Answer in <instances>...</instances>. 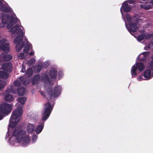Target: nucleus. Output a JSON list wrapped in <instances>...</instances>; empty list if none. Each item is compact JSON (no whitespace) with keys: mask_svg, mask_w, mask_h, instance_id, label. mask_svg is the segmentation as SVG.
Segmentation results:
<instances>
[{"mask_svg":"<svg viewBox=\"0 0 153 153\" xmlns=\"http://www.w3.org/2000/svg\"><path fill=\"white\" fill-rule=\"evenodd\" d=\"M10 31L13 33H16L18 35L14 39L13 42L15 44H17L16 48L17 52L20 51L24 47V42L23 41V33L22 29L19 28V25L16 24L11 27Z\"/></svg>","mask_w":153,"mask_h":153,"instance_id":"obj_1","label":"nucleus"},{"mask_svg":"<svg viewBox=\"0 0 153 153\" xmlns=\"http://www.w3.org/2000/svg\"><path fill=\"white\" fill-rule=\"evenodd\" d=\"M25 131L18 128H16L13 132V135L16 137L17 141L20 143L22 140V145L26 146L29 144L30 139L28 136H25Z\"/></svg>","mask_w":153,"mask_h":153,"instance_id":"obj_2","label":"nucleus"},{"mask_svg":"<svg viewBox=\"0 0 153 153\" xmlns=\"http://www.w3.org/2000/svg\"><path fill=\"white\" fill-rule=\"evenodd\" d=\"M22 113V109L21 107H18L16 110H14L13 111L9 120V126L12 128H14L15 127L20 120Z\"/></svg>","mask_w":153,"mask_h":153,"instance_id":"obj_3","label":"nucleus"},{"mask_svg":"<svg viewBox=\"0 0 153 153\" xmlns=\"http://www.w3.org/2000/svg\"><path fill=\"white\" fill-rule=\"evenodd\" d=\"M61 88L60 86H55L53 92L52 86L49 85L46 89L45 97L48 100H50L53 96L54 98L58 97L61 93Z\"/></svg>","mask_w":153,"mask_h":153,"instance_id":"obj_4","label":"nucleus"},{"mask_svg":"<svg viewBox=\"0 0 153 153\" xmlns=\"http://www.w3.org/2000/svg\"><path fill=\"white\" fill-rule=\"evenodd\" d=\"M53 108L51 103L48 102L45 104L43 108L44 111L42 115V120L43 121L46 120L49 117Z\"/></svg>","mask_w":153,"mask_h":153,"instance_id":"obj_5","label":"nucleus"},{"mask_svg":"<svg viewBox=\"0 0 153 153\" xmlns=\"http://www.w3.org/2000/svg\"><path fill=\"white\" fill-rule=\"evenodd\" d=\"M12 110L11 105L8 103H4L0 105V120L3 118V114H8Z\"/></svg>","mask_w":153,"mask_h":153,"instance_id":"obj_6","label":"nucleus"},{"mask_svg":"<svg viewBox=\"0 0 153 153\" xmlns=\"http://www.w3.org/2000/svg\"><path fill=\"white\" fill-rule=\"evenodd\" d=\"M14 87L13 86H11L10 88H7V90H6L4 92V100L6 101H11L13 100V96L10 94H9V93H13V89Z\"/></svg>","mask_w":153,"mask_h":153,"instance_id":"obj_7","label":"nucleus"},{"mask_svg":"<svg viewBox=\"0 0 153 153\" xmlns=\"http://www.w3.org/2000/svg\"><path fill=\"white\" fill-rule=\"evenodd\" d=\"M152 60L151 61V63L149 66V69L146 70L143 73V76L145 78L150 79L152 78L151 71H153V56L152 57Z\"/></svg>","mask_w":153,"mask_h":153,"instance_id":"obj_8","label":"nucleus"},{"mask_svg":"<svg viewBox=\"0 0 153 153\" xmlns=\"http://www.w3.org/2000/svg\"><path fill=\"white\" fill-rule=\"evenodd\" d=\"M6 40L4 38H2L0 40V50L8 52L10 49L9 44L8 43H6Z\"/></svg>","mask_w":153,"mask_h":153,"instance_id":"obj_9","label":"nucleus"},{"mask_svg":"<svg viewBox=\"0 0 153 153\" xmlns=\"http://www.w3.org/2000/svg\"><path fill=\"white\" fill-rule=\"evenodd\" d=\"M128 25L129 27L127 29L131 34H132L131 32H135L137 31L138 27L136 23L129 22Z\"/></svg>","mask_w":153,"mask_h":153,"instance_id":"obj_10","label":"nucleus"},{"mask_svg":"<svg viewBox=\"0 0 153 153\" xmlns=\"http://www.w3.org/2000/svg\"><path fill=\"white\" fill-rule=\"evenodd\" d=\"M122 9L126 12H129L132 9V7L130 5L128 4L127 1H125L122 4L120 10L121 11Z\"/></svg>","mask_w":153,"mask_h":153,"instance_id":"obj_11","label":"nucleus"},{"mask_svg":"<svg viewBox=\"0 0 153 153\" xmlns=\"http://www.w3.org/2000/svg\"><path fill=\"white\" fill-rule=\"evenodd\" d=\"M1 69L5 71L11 72L12 71V64L9 62L4 63L2 65Z\"/></svg>","mask_w":153,"mask_h":153,"instance_id":"obj_12","label":"nucleus"},{"mask_svg":"<svg viewBox=\"0 0 153 153\" xmlns=\"http://www.w3.org/2000/svg\"><path fill=\"white\" fill-rule=\"evenodd\" d=\"M18 19L13 16L10 17L9 23L7 25V27L8 29L11 28L17 22Z\"/></svg>","mask_w":153,"mask_h":153,"instance_id":"obj_13","label":"nucleus"},{"mask_svg":"<svg viewBox=\"0 0 153 153\" xmlns=\"http://www.w3.org/2000/svg\"><path fill=\"white\" fill-rule=\"evenodd\" d=\"M22 84L24 85H26V81L23 77L20 78L19 80L15 81L14 84L16 87H20Z\"/></svg>","mask_w":153,"mask_h":153,"instance_id":"obj_14","label":"nucleus"},{"mask_svg":"<svg viewBox=\"0 0 153 153\" xmlns=\"http://www.w3.org/2000/svg\"><path fill=\"white\" fill-rule=\"evenodd\" d=\"M57 71L55 68H52L49 71V75L51 79H56L57 77Z\"/></svg>","mask_w":153,"mask_h":153,"instance_id":"obj_15","label":"nucleus"},{"mask_svg":"<svg viewBox=\"0 0 153 153\" xmlns=\"http://www.w3.org/2000/svg\"><path fill=\"white\" fill-rule=\"evenodd\" d=\"M0 58L4 61H8L12 59V56L6 53H2L0 55Z\"/></svg>","mask_w":153,"mask_h":153,"instance_id":"obj_16","label":"nucleus"},{"mask_svg":"<svg viewBox=\"0 0 153 153\" xmlns=\"http://www.w3.org/2000/svg\"><path fill=\"white\" fill-rule=\"evenodd\" d=\"M26 89L23 86L18 87L17 89V91L18 94L20 96L23 95L26 91Z\"/></svg>","mask_w":153,"mask_h":153,"instance_id":"obj_17","label":"nucleus"},{"mask_svg":"<svg viewBox=\"0 0 153 153\" xmlns=\"http://www.w3.org/2000/svg\"><path fill=\"white\" fill-rule=\"evenodd\" d=\"M27 131L30 133H31L34 131L35 129V127L34 124L29 123L27 127Z\"/></svg>","mask_w":153,"mask_h":153,"instance_id":"obj_18","label":"nucleus"},{"mask_svg":"<svg viewBox=\"0 0 153 153\" xmlns=\"http://www.w3.org/2000/svg\"><path fill=\"white\" fill-rule=\"evenodd\" d=\"M44 126V123H41L35 129V131L36 133L39 134L42 131Z\"/></svg>","mask_w":153,"mask_h":153,"instance_id":"obj_19","label":"nucleus"},{"mask_svg":"<svg viewBox=\"0 0 153 153\" xmlns=\"http://www.w3.org/2000/svg\"><path fill=\"white\" fill-rule=\"evenodd\" d=\"M40 79V76L39 74L36 75L33 78L32 82V84L33 85H35L39 82V81Z\"/></svg>","mask_w":153,"mask_h":153,"instance_id":"obj_20","label":"nucleus"},{"mask_svg":"<svg viewBox=\"0 0 153 153\" xmlns=\"http://www.w3.org/2000/svg\"><path fill=\"white\" fill-rule=\"evenodd\" d=\"M135 65L137 68L140 71H142L145 68V66L144 64L142 62H138L135 64Z\"/></svg>","mask_w":153,"mask_h":153,"instance_id":"obj_21","label":"nucleus"},{"mask_svg":"<svg viewBox=\"0 0 153 153\" xmlns=\"http://www.w3.org/2000/svg\"><path fill=\"white\" fill-rule=\"evenodd\" d=\"M137 67L135 64L132 67L131 70V73L133 76H137L136 71L137 70Z\"/></svg>","mask_w":153,"mask_h":153,"instance_id":"obj_22","label":"nucleus"},{"mask_svg":"<svg viewBox=\"0 0 153 153\" xmlns=\"http://www.w3.org/2000/svg\"><path fill=\"white\" fill-rule=\"evenodd\" d=\"M8 77L7 73L2 71H0V78L6 79Z\"/></svg>","mask_w":153,"mask_h":153,"instance_id":"obj_23","label":"nucleus"},{"mask_svg":"<svg viewBox=\"0 0 153 153\" xmlns=\"http://www.w3.org/2000/svg\"><path fill=\"white\" fill-rule=\"evenodd\" d=\"M42 80L45 83H48L50 85L51 81L48 76L47 74H45L42 78Z\"/></svg>","mask_w":153,"mask_h":153,"instance_id":"obj_24","label":"nucleus"},{"mask_svg":"<svg viewBox=\"0 0 153 153\" xmlns=\"http://www.w3.org/2000/svg\"><path fill=\"white\" fill-rule=\"evenodd\" d=\"M0 10L1 12L5 13H8L10 11V9L4 4L0 7Z\"/></svg>","mask_w":153,"mask_h":153,"instance_id":"obj_25","label":"nucleus"},{"mask_svg":"<svg viewBox=\"0 0 153 153\" xmlns=\"http://www.w3.org/2000/svg\"><path fill=\"white\" fill-rule=\"evenodd\" d=\"M26 100V97H19L18 98V101L22 105L25 103Z\"/></svg>","mask_w":153,"mask_h":153,"instance_id":"obj_26","label":"nucleus"},{"mask_svg":"<svg viewBox=\"0 0 153 153\" xmlns=\"http://www.w3.org/2000/svg\"><path fill=\"white\" fill-rule=\"evenodd\" d=\"M9 17V16L8 17H3L2 19V22L4 24H8L10 22V19Z\"/></svg>","mask_w":153,"mask_h":153,"instance_id":"obj_27","label":"nucleus"},{"mask_svg":"<svg viewBox=\"0 0 153 153\" xmlns=\"http://www.w3.org/2000/svg\"><path fill=\"white\" fill-rule=\"evenodd\" d=\"M140 7L145 10H149L152 8V6L150 4H147L146 3L141 4Z\"/></svg>","mask_w":153,"mask_h":153,"instance_id":"obj_28","label":"nucleus"},{"mask_svg":"<svg viewBox=\"0 0 153 153\" xmlns=\"http://www.w3.org/2000/svg\"><path fill=\"white\" fill-rule=\"evenodd\" d=\"M25 49L24 48L23 49V52L26 53H27L30 49V45L27 43H26L25 44Z\"/></svg>","mask_w":153,"mask_h":153,"instance_id":"obj_29","label":"nucleus"},{"mask_svg":"<svg viewBox=\"0 0 153 153\" xmlns=\"http://www.w3.org/2000/svg\"><path fill=\"white\" fill-rule=\"evenodd\" d=\"M33 73V70L32 68H28L26 71V74L27 76L28 77L30 76Z\"/></svg>","mask_w":153,"mask_h":153,"instance_id":"obj_30","label":"nucleus"},{"mask_svg":"<svg viewBox=\"0 0 153 153\" xmlns=\"http://www.w3.org/2000/svg\"><path fill=\"white\" fill-rule=\"evenodd\" d=\"M43 64L41 63L38 64L36 65V67L37 68V72L38 73L41 71L43 68Z\"/></svg>","mask_w":153,"mask_h":153,"instance_id":"obj_31","label":"nucleus"},{"mask_svg":"<svg viewBox=\"0 0 153 153\" xmlns=\"http://www.w3.org/2000/svg\"><path fill=\"white\" fill-rule=\"evenodd\" d=\"M35 62V59L33 58H32L30 59L27 61V64L29 66H31L34 64Z\"/></svg>","mask_w":153,"mask_h":153,"instance_id":"obj_32","label":"nucleus"},{"mask_svg":"<svg viewBox=\"0 0 153 153\" xmlns=\"http://www.w3.org/2000/svg\"><path fill=\"white\" fill-rule=\"evenodd\" d=\"M145 33L139 35L137 36V39L139 41L143 40L145 38Z\"/></svg>","mask_w":153,"mask_h":153,"instance_id":"obj_33","label":"nucleus"},{"mask_svg":"<svg viewBox=\"0 0 153 153\" xmlns=\"http://www.w3.org/2000/svg\"><path fill=\"white\" fill-rule=\"evenodd\" d=\"M6 85V82L5 81L0 82V89L2 88Z\"/></svg>","mask_w":153,"mask_h":153,"instance_id":"obj_34","label":"nucleus"},{"mask_svg":"<svg viewBox=\"0 0 153 153\" xmlns=\"http://www.w3.org/2000/svg\"><path fill=\"white\" fill-rule=\"evenodd\" d=\"M24 52L21 53L18 55V57L19 59H22L26 57V55L24 53Z\"/></svg>","mask_w":153,"mask_h":153,"instance_id":"obj_35","label":"nucleus"},{"mask_svg":"<svg viewBox=\"0 0 153 153\" xmlns=\"http://www.w3.org/2000/svg\"><path fill=\"white\" fill-rule=\"evenodd\" d=\"M152 36H153L152 33V34H145V38L147 39H149L151 38Z\"/></svg>","mask_w":153,"mask_h":153,"instance_id":"obj_36","label":"nucleus"},{"mask_svg":"<svg viewBox=\"0 0 153 153\" xmlns=\"http://www.w3.org/2000/svg\"><path fill=\"white\" fill-rule=\"evenodd\" d=\"M150 53V52L146 51L143 53L142 54L144 56L143 59H145L146 56H147Z\"/></svg>","mask_w":153,"mask_h":153,"instance_id":"obj_37","label":"nucleus"},{"mask_svg":"<svg viewBox=\"0 0 153 153\" xmlns=\"http://www.w3.org/2000/svg\"><path fill=\"white\" fill-rule=\"evenodd\" d=\"M126 18L127 20L129 22H130V21L131 20L132 18L129 14L126 15Z\"/></svg>","mask_w":153,"mask_h":153,"instance_id":"obj_38","label":"nucleus"},{"mask_svg":"<svg viewBox=\"0 0 153 153\" xmlns=\"http://www.w3.org/2000/svg\"><path fill=\"white\" fill-rule=\"evenodd\" d=\"M126 1H127V3H128L130 4H133L135 2L134 0H128Z\"/></svg>","mask_w":153,"mask_h":153,"instance_id":"obj_39","label":"nucleus"},{"mask_svg":"<svg viewBox=\"0 0 153 153\" xmlns=\"http://www.w3.org/2000/svg\"><path fill=\"white\" fill-rule=\"evenodd\" d=\"M150 48V46L149 45V44L147 46H146L144 47V49L145 50H148V49H149Z\"/></svg>","mask_w":153,"mask_h":153,"instance_id":"obj_40","label":"nucleus"},{"mask_svg":"<svg viewBox=\"0 0 153 153\" xmlns=\"http://www.w3.org/2000/svg\"><path fill=\"white\" fill-rule=\"evenodd\" d=\"M37 138V136L36 135H34L32 137V140L33 141L34 140H36Z\"/></svg>","mask_w":153,"mask_h":153,"instance_id":"obj_41","label":"nucleus"},{"mask_svg":"<svg viewBox=\"0 0 153 153\" xmlns=\"http://www.w3.org/2000/svg\"><path fill=\"white\" fill-rule=\"evenodd\" d=\"M25 71H26V70H25V67H23L22 68V69L21 71V72L22 73H24Z\"/></svg>","mask_w":153,"mask_h":153,"instance_id":"obj_42","label":"nucleus"},{"mask_svg":"<svg viewBox=\"0 0 153 153\" xmlns=\"http://www.w3.org/2000/svg\"><path fill=\"white\" fill-rule=\"evenodd\" d=\"M34 53V52H31L29 53V54L30 55H33Z\"/></svg>","mask_w":153,"mask_h":153,"instance_id":"obj_43","label":"nucleus"},{"mask_svg":"<svg viewBox=\"0 0 153 153\" xmlns=\"http://www.w3.org/2000/svg\"><path fill=\"white\" fill-rule=\"evenodd\" d=\"M60 74H62V73H60V72H59V74H58V76H59L58 77H59V78H61L60 77Z\"/></svg>","mask_w":153,"mask_h":153,"instance_id":"obj_44","label":"nucleus"},{"mask_svg":"<svg viewBox=\"0 0 153 153\" xmlns=\"http://www.w3.org/2000/svg\"><path fill=\"white\" fill-rule=\"evenodd\" d=\"M3 5V4L2 1H0V7Z\"/></svg>","mask_w":153,"mask_h":153,"instance_id":"obj_45","label":"nucleus"},{"mask_svg":"<svg viewBox=\"0 0 153 153\" xmlns=\"http://www.w3.org/2000/svg\"><path fill=\"white\" fill-rule=\"evenodd\" d=\"M150 3L152 4V5L153 6V0H151Z\"/></svg>","mask_w":153,"mask_h":153,"instance_id":"obj_46","label":"nucleus"},{"mask_svg":"<svg viewBox=\"0 0 153 153\" xmlns=\"http://www.w3.org/2000/svg\"><path fill=\"white\" fill-rule=\"evenodd\" d=\"M146 0H140V1L141 2V1H144Z\"/></svg>","mask_w":153,"mask_h":153,"instance_id":"obj_47","label":"nucleus"},{"mask_svg":"<svg viewBox=\"0 0 153 153\" xmlns=\"http://www.w3.org/2000/svg\"><path fill=\"white\" fill-rule=\"evenodd\" d=\"M152 34H153V33H152Z\"/></svg>","mask_w":153,"mask_h":153,"instance_id":"obj_48","label":"nucleus"}]
</instances>
